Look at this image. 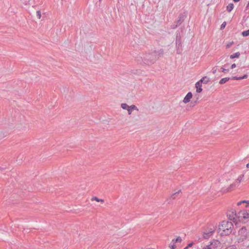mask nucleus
<instances>
[{"label": "nucleus", "instance_id": "obj_1", "mask_svg": "<svg viewBox=\"0 0 249 249\" xmlns=\"http://www.w3.org/2000/svg\"><path fill=\"white\" fill-rule=\"evenodd\" d=\"M234 175L231 174L230 175L229 178L227 179L228 183V185L225 188H222V191L224 192H230L235 191L239 188L241 183H243L245 180V176L244 174L239 175L234 181H231Z\"/></svg>", "mask_w": 249, "mask_h": 249}, {"label": "nucleus", "instance_id": "obj_2", "mask_svg": "<svg viewBox=\"0 0 249 249\" xmlns=\"http://www.w3.org/2000/svg\"><path fill=\"white\" fill-rule=\"evenodd\" d=\"M244 204V209L238 213L237 218L239 221L246 222L249 220V201H241L237 203L238 206Z\"/></svg>", "mask_w": 249, "mask_h": 249}, {"label": "nucleus", "instance_id": "obj_3", "mask_svg": "<svg viewBox=\"0 0 249 249\" xmlns=\"http://www.w3.org/2000/svg\"><path fill=\"white\" fill-rule=\"evenodd\" d=\"M233 229V225L232 222L223 221L219 225L218 232L222 236L228 235L231 233Z\"/></svg>", "mask_w": 249, "mask_h": 249}, {"label": "nucleus", "instance_id": "obj_4", "mask_svg": "<svg viewBox=\"0 0 249 249\" xmlns=\"http://www.w3.org/2000/svg\"><path fill=\"white\" fill-rule=\"evenodd\" d=\"M249 236V232L245 228H241L238 231L237 242H242L246 240Z\"/></svg>", "mask_w": 249, "mask_h": 249}, {"label": "nucleus", "instance_id": "obj_5", "mask_svg": "<svg viewBox=\"0 0 249 249\" xmlns=\"http://www.w3.org/2000/svg\"><path fill=\"white\" fill-rule=\"evenodd\" d=\"M227 216L231 220H236V218L237 217V215L234 209L229 210L227 212Z\"/></svg>", "mask_w": 249, "mask_h": 249}, {"label": "nucleus", "instance_id": "obj_6", "mask_svg": "<svg viewBox=\"0 0 249 249\" xmlns=\"http://www.w3.org/2000/svg\"><path fill=\"white\" fill-rule=\"evenodd\" d=\"M192 97H193V94H192V92H189L186 94L185 97L184 98L183 100V103L185 104H187V103H189L191 101V99L192 98Z\"/></svg>", "mask_w": 249, "mask_h": 249}, {"label": "nucleus", "instance_id": "obj_7", "mask_svg": "<svg viewBox=\"0 0 249 249\" xmlns=\"http://www.w3.org/2000/svg\"><path fill=\"white\" fill-rule=\"evenodd\" d=\"M195 87L196 88V91L197 93H200L202 91V83L199 81H197L195 84Z\"/></svg>", "mask_w": 249, "mask_h": 249}, {"label": "nucleus", "instance_id": "obj_8", "mask_svg": "<svg viewBox=\"0 0 249 249\" xmlns=\"http://www.w3.org/2000/svg\"><path fill=\"white\" fill-rule=\"evenodd\" d=\"M220 243L219 241L217 240H214L213 242H212L210 245H207L203 248L202 249H212V248L211 247V245H220Z\"/></svg>", "mask_w": 249, "mask_h": 249}, {"label": "nucleus", "instance_id": "obj_9", "mask_svg": "<svg viewBox=\"0 0 249 249\" xmlns=\"http://www.w3.org/2000/svg\"><path fill=\"white\" fill-rule=\"evenodd\" d=\"M129 107L130 108H128L126 110H127L129 115L131 114L132 111L134 110H135L137 111L139 110V109L138 108V107L135 105H134L130 106Z\"/></svg>", "mask_w": 249, "mask_h": 249}, {"label": "nucleus", "instance_id": "obj_10", "mask_svg": "<svg viewBox=\"0 0 249 249\" xmlns=\"http://www.w3.org/2000/svg\"><path fill=\"white\" fill-rule=\"evenodd\" d=\"M234 42L233 40H229L225 42V46L226 49H229L234 45Z\"/></svg>", "mask_w": 249, "mask_h": 249}, {"label": "nucleus", "instance_id": "obj_11", "mask_svg": "<svg viewBox=\"0 0 249 249\" xmlns=\"http://www.w3.org/2000/svg\"><path fill=\"white\" fill-rule=\"evenodd\" d=\"M240 56V53L239 52H236L231 54L230 56L231 59H234L235 58H239Z\"/></svg>", "mask_w": 249, "mask_h": 249}, {"label": "nucleus", "instance_id": "obj_12", "mask_svg": "<svg viewBox=\"0 0 249 249\" xmlns=\"http://www.w3.org/2000/svg\"><path fill=\"white\" fill-rule=\"evenodd\" d=\"M199 81L201 83H204L205 84H207L209 82V79L205 76L202 77Z\"/></svg>", "mask_w": 249, "mask_h": 249}, {"label": "nucleus", "instance_id": "obj_13", "mask_svg": "<svg viewBox=\"0 0 249 249\" xmlns=\"http://www.w3.org/2000/svg\"><path fill=\"white\" fill-rule=\"evenodd\" d=\"M230 80V78L229 77H225V78H222L220 81H219V83L220 84H225L227 82H228L229 80Z\"/></svg>", "mask_w": 249, "mask_h": 249}, {"label": "nucleus", "instance_id": "obj_14", "mask_svg": "<svg viewBox=\"0 0 249 249\" xmlns=\"http://www.w3.org/2000/svg\"><path fill=\"white\" fill-rule=\"evenodd\" d=\"M91 201H96L97 202H101V203H104V200L103 199H99L98 198V197H93L92 198H91Z\"/></svg>", "mask_w": 249, "mask_h": 249}, {"label": "nucleus", "instance_id": "obj_15", "mask_svg": "<svg viewBox=\"0 0 249 249\" xmlns=\"http://www.w3.org/2000/svg\"><path fill=\"white\" fill-rule=\"evenodd\" d=\"M248 77V75L247 74H245L242 77H236V76H234L232 78L234 80H241V79H246Z\"/></svg>", "mask_w": 249, "mask_h": 249}, {"label": "nucleus", "instance_id": "obj_16", "mask_svg": "<svg viewBox=\"0 0 249 249\" xmlns=\"http://www.w3.org/2000/svg\"><path fill=\"white\" fill-rule=\"evenodd\" d=\"M233 4L232 3H230L227 6V10L230 12L233 8Z\"/></svg>", "mask_w": 249, "mask_h": 249}, {"label": "nucleus", "instance_id": "obj_17", "mask_svg": "<svg viewBox=\"0 0 249 249\" xmlns=\"http://www.w3.org/2000/svg\"><path fill=\"white\" fill-rule=\"evenodd\" d=\"M121 107L125 110H127L128 108H130V106L125 103H123L121 104Z\"/></svg>", "mask_w": 249, "mask_h": 249}, {"label": "nucleus", "instance_id": "obj_18", "mask_svg": "<svg viewBox=\"0 0 249 249\" xmlns=\"http://www.w3.org/2000/svg\"><path fill=\"white\" fill-rule=\"evenodd\" d=\"M182 241V239L181 238V237H178L175 240H172V242L174 243V244H175L177 242H179V243H180Z\"/></svg>", "mask_w": 249, "mask_h": 249}, {"label": "nucleus", "instance_id": "obj_19", "mask_svg": "<svg viewBox=\"0 0 249 249\" xmlns=\"http://www.w3.org/2000/svg\"><path fill=\"white\" fill-rule=\"evenodd\" d=\"M6 137L5 133L2 131H0V140H1Z\"/></svg>", "mask_w": 249, "mask_h": 249}, {"label": "nucleus", "instance_id": "obj_20", "mask_svg": "<svg viewBox=\"0 0 249 249\" xmlns=\"http://www.w3.org/2000/svg\"><path fill=\"white\" fill-rule=\"evenodd\" d=\"M215 230V228L214 227L213 228L211 229V230L208 231L209 235H212L214 233Z\"/></svg>", "mask_w": 249, "mask_h": 249}, {"label": "nucleus", "instance_id": "obj_21", "mask_svg": "<svg viewBox=\"0 0 249 249\" xmlns=\"http://www.w3.org/2000/svg\"><path fill=\"white\" fill-rule=\"evenodd\" d=\"M242 35L244 36H247L249 35V29L248 30L244 31L242 33Z\"/></svg>", "mask_w": 249, "mask_h": 249}, {"label": "nucleus", "instance_id": "obj_22", "mask_svg": "<svg viewBox=\"0 0 249 249\" xmlns=\"http://www.w3.org/2000/svg\"><path fill=\"white\" fill-rule=\"evenodd\" d=\"M225 249H237V247L235 245H232L227 247Z\"/></svg>", "mask_w": 249, "mask_h": 249}, {"label": "nucleus", "instance_id": "obj_23", "mask_svg": "<svg viewBox=\"0 0 249 249\" xmlns=\"http://www.w3.org/2000/svg\"><path fill=\"white\" fill-rule=\"evenodd\" d=\"M211 236V235H209V232H205L203 233V237L205 238H209Z\"/></svg>", "mask_w": 249, "mask_h": 249}, {"label": "nucleus", "instance_id": "obj_24", "mask_svg": "<svg viewBox=\"0 0 249 249\" xmlns=\"http://www.w3.org/2000/svg\"><path fill=\"white\" fill-rule=\"evenodd\" d=\"M36 15H37V16L38 17V18L39 19H40L41 17V12L40 11H37L36 12Z\"/></svg>", "mask_w": 249, "mask_h": 249}, {"label": "nucleus", "instance_id": "obj_25", "mask_svg": "<svg viewBox=\"0 0 249 249\" xmlns=\"http://www.w3.org/2000/svg\"><path fill=\"white\" fill-rule=\"evenodd\" d=\"M193 243H191L190 244H188V246L186 247L185 248H184V249H187L189 247H191L193 246Z\"/></svg>", "mask_w": 249, "mask_h": 249}, {"label": "nucleus", "instance_id": "obj_26", "mask_svg": "<svg viewBox=\"0 0 249 249\" xmlns=\"http://www.w3.org/2000/svg\"><path fill=\"white\" fill-rule=\"evenodd\" d=\"M222 71L223 72L226 73L228 71V70L225 69L224 68H221Z\"/></svg>", "mask_w": 249, "mask_h": 249}, {"label": "nucleus", "instance_id": "obj_27", "mask_svg": "<svg viewBox=\"0 0 249 249\" xmlns=\"http://www.w3.org/2000/svg\"><path fill=\"white\" fill-rule=\"evenodd\" d=\"M176 245H175V244L173 243V245H171L170 246V248H171V249H174L175 248H176Z\"/></svg>", "mask_w": 249, "mask_h": 249}, {"label": "nucleus", "instance_id": "obj_28", "mask_svg": "<svg viewBox=\"0 0 249 249\" xmlns=\"http://www.w3.org/2000/svg\"><path fill=\"white\" fill-rule=\"evenodd\" d=\"M236 67V64H232V65H231V69H234V68H235Z\"/></svg>", "mask_w": 249, "mask_h": 249}, {"label": "nucleus", "instance_id": "obj_29", "mask_svg": "<svg viewBox=\"0 0 249 249\" xmlns=\"http://www.w3.org/2000/svg\"><path fill=\"white\" fill-rule=\"evenodd\" d=\"M226 26V23L225 22H224L223 23H222V24L221 25V28H224Z\"/></svg>", "mask_w": 249, "mask_h": 249}, {"label": "nucleus", "instance_id": "obj_30", "mask_svg": "<svg viewBox=\"0 0 249 249\" xmlns=\"http://www.w3.org/2000/svg\"><path fill=\"white\" fill-rule=\"evenodd\" d=\"M246 168L248 169H249V160L248 163L246 164Z\"/></svg>", "mask_w": 249, "mask_h": 249}, {"label": "nucleus", "instance_id": "obj_31", "mask_svg": "<svg viewBox=\"0 0 249 249\" xmlns=\"http://www.w3.org/2000/svg\"><path fill=\"white\" fill-rule=\"evenodd\" d=\"M234 2H238L240 0H233Z\"/></svg>", "mask_w": 249, "mask_h": 249}]
</instances>
